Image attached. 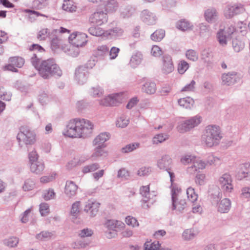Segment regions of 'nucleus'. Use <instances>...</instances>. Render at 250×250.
<instances>
[{
  "mask_svg": "<svg viewBox=\"0 0 250 250\" xmlns=\"http://www.w3.org/2000/svg\"><path fill=\"white\" fill-rule=\"evenodd\" d=\"M202 59L208 61L212 57V53L209 49H204L201 53Z\"/></svg>",
  "mask_w": 250,
  "mask_h": 250,
  "instance_id": "680f3d73",
  "label": "nucleus"
},
{
  "mask_svg": "<svg viewBox=\"0 0 250 250\" xmlns=\"http://www.w3.org/2000/svg\"><path fill=\"white\" fill-rule=\"evenodd\" d=\"M57 29L53 30L48 33V38L50 40L51 47L52 49H56L60 46V40L57 37Z\"/></svg>",
  "mask_w": 250,
  "mask_h": 250,
  "instance_id": "4be33fe9",
  "label": "nucleus"
},
{
  "mask_svg": "<svg viewBox=\"0 0 250 250\" xmlns=\"http://www.w3.org/2000/svg\"><path fill=\"white\" fill-rule=\"evenodd\" d=\"M129 119L123 116L119 118L116 121V125L119 127L124 128L129 124Z\"/></svg>",
  "mask_w": 250,
  "mask_h": 250,
  "instance_id": "a18cd8bd",
  "label": "nucleus"
},
{
  "mask_svg": "<svg viewBox=\"0 0 250 250\" xmlns=\"http://www.w3.org/2000/svg\"><path fill=\"white\" fill-rule=\"evenodd\" d=\"M93 126L89 120L75 119L68 123L62 134L70 138H85L92 133Z\"/></svg>",
  "mask_w": 250,
  "mask_h": 250,
  "instance_id": "f257e3e1",
  "label": "nucleus"
},
{
  "mask_svg": "<svg viewBox=\"0 0 250 250\" xmlns=\"http://www.w3.org/2000/svg\"><path fill=\"white\" fill-rule=\"evenodd\" d=\"M236 73L234 72L224 74L222 76L223 83L228 85L234 84L236 82Z\"/></svg>",
  "mask_w": 250,
  "mask_h": 250,
  "instance_id": "412c9836",
  "label": "nucleus"
},
{
  "mask_svg": "<svg viewBox=\"0 0 250 250\" xmlns=\"http://www.w3.org/2000/svg\"><path fill=\"white\" fill-rule=\"evenodd\" d=\"M218 41L220 45L223 46H226L227 44V40L230 39L228 35L225 33V30H220L217 34Z\"/></svg>",
  "mask_w": 250,
  "mask_h": 250,
  "instance_id": "c756f323",
  "label": "nucleus"
},
{
  "mask_svg": "<svg viewBox=\"0 0 250 250\" xmlns=\"http://www.w3.org/2000/svg\"><path fill=\"white\" fill-rule=\"evenodd\" d=\"M84 38H87V35L85 33H81L79 35L71 34L69 37V40L74 46L77 47H82L85 45L87 41L83 40L81 42H77L76 41Z\"/></svg>",
  "mask_w": 250,
  "mask_h": 250,
  "instance_id": "a211bd4d",
  "label": "nucleus"
},
{
  "mask_svg": "<svg viewBox=\"0 0 250 250\" xmlns=\"http://www.w3.org/2000/svg\"><path fill=\"white\" fill-rule=\"evenodd\" d=\"M88 32L95 36H101L104 33V31L98 26L91 27L88 29Z\"/></svg>",
  "mask_w": 250,
  "mask_h": 250,
  "instance_id": "a19ab883",
  "label": "nucleus"
},
{
  "mask_svg": "<svg viewBox=\"0 0 250 250\" xmlns=\"http://www.w3.org/2000/svg\"><path fill=\"white\" fill-rule=\"evenodd\" d=\"M35 186V182L31 179H28L25 180L24 185L22 188L24 190L29 191L33 189Z\"/></svg>",
  "mask_w": 250,
  "mask_h": 250,
  "instance_id": "09e8293b",
  "label": "nucleus"
},
{
  "mask_svg": "<svg viewBox=\"0 0 250 250\" xmlns=\"http://www.w3.org/2000/svg\"><path fill=\"white\" fill-rule=\"evenodd\" d=\"M17 139L21 146L23 144L32 145L36 141V134L28 126H21L17 136Z\"/></svg>",
  "mask_w": 250,
  "mask_h": 250,
  "instance_id": "20e7f679",
  "label": "nucleus"
},
{
  "mask_svg": "<svg viewBox=\"0 0 250 250\" xmlns=\"http://www.w3.org/2000/svg\"><path fill=\"white\" fill-rule=\"evenodd\" d=\"M206 21L208 22H213L217 18V12L214 8L207 9L204 14Z\"/></svg>",
  "mask_w": 250,
  "mask_h": 250,
  "instance_id": "cd10ccee",
  "label": "nucleus"
},
{
  "mask_svg": "<svg viewBox=\"0 0 250 250\" xmlns=\"http://www.w3.org/2000/svg\"><path fill=\"white\" fill-rule=\"evenodd\" d=\"M232 178L229 173L223 174L218 179V184L222 190L226 192H230L233 189Z\"/></svg>",
  "mask_w": 250,
  "mask_h": 250,
  "instance_id": "0eeeda50",
  "label": "nucleus"
},
{
  "mask_svg": "<svg viewBox=\"0 0 250 250\" xmlns=\"http://www.w3.org/2000/svg\"><path fill=\"white\" fill-rule=\"evenodd\" d=\"M40 75L44 79L60 78L62 71L53 59L42 61L39 68Z\"/></svg>",
  "mask_w": 250,
  "mask_h": 250,
  "instance_id": "f03ea898",
  "label": "nucleus"
},
{
  "mask_svg": "<svg viewBox=\"0 0 250 250\" xmlns=\"http://www.w3.org/2000/svg\"><path fill=\"white\" fill-rule=\"evenodd\" d=\"M53 234L48 231H42L36 235V238L40 240L45 241L50 239Z\"/></svg>",
  "mask_w": 250,
  "mask_h": 250,
  "instance_id": "4c0bfd02",
  "label": "nucleus"
},
{
  "mask_svg": "<svg viewBox=\"0 0 250 250\" xmlns=\"http://www.w3.org/2000/svg\"><path fill=\"white\" fill-rule=\"evenodd\" d=\"M49 100L48 95L45 91H41L39 95V101L42 105L46 104Z\"/></svg>",
  "mask_w": 250,
  "mask_h": 250,
  "instance_id": "3c124183",
  "label": "nucleus"
},
{
  "mask_svg": "<svg viewBox=\"0 0 250 250\" xmlns=\"http://www.w3.org/2000/svg\"><path fill=\"white\" fill-rule=\"evenodd\" d=\"M19 243V239L16 237H12L6 240V244L10 247H14L17 246Z\"/></svg>",
  "mask_w": 250,
  "mask_h": 250,
  "instance_id": "774afa93",
  "label": "nucleus"
},
{
  "mask_svg": "<svg viewBox=\"0 0 250 250\" xmlns=\"http://www.w3.org/2000/svg\"><path fill=\"white\" fill-rule=\"evenodd\" d=\"M195 82L192 80L188 84H186L184 87L182 88L181 92H191L193 91L195 89Z\"/></svg>",
  "mask_w": 250,
  "mask_h": 250,
  "instance_id": "052dcab7",
  "label": "nucleus"
},
{
  "mask_svg": "<svg viewBox=\"0 0 250 250\" xmlns=\"http://www.w3.org/2000/svg\"><path fill=\"white\" fill-rule=\"evenodd\" d=\"M49 206L47 203H42L40 205V212L42 216H46L49 213Z\"/></svg>",
  "mask_w": 250,
  "mask_h": 250,
  "instance_id": "e2e57ef3",
  "label": "nucleus"
},
{
  "mask_svg": "<svg viewBox=\"0 0 250 250\" xmlns=\"http://www.w3.org/2000/svg\"><path fill=\"white\" fill-rule=\"evenodd\" d=\"M123 101V94L116 93L110 95L104 99L100 100L99 103L104 106H117L121 103Z\"/></svg>",
  "mask_w": 250,
  "mask_h": 250,
  "instance_id": "6e6552de",
  "label": "nucleus"
},
{
  "mask_svg": "<svg viewBox=\"0 0 250 250\" xmlns=\"http://www.w3.org/2000/svg\"><path fill=\"white\" fill-rule=\"evenodd\" d=\"M110 138L109 133L103 132L98 135L93 141V144L95 146H100L105 147L104 143Z\"/></svg>",
  "mask_w": 250,
  "mask_h": 250,
  "instance_id": "b1692460",
  "label": "nucleus"
},
{
  "mask_svg": "<svg viewBox=\"0 0 250 250\" xmlns=\"http://www.w3.org/2000/svg\"><path fill=\"white\" fill-rule=\"evenodd\" d=\"M179 105L187 109L191 108L194 103L193 99L189 97L181 98L178 101Z\"/></svg>",
  "mask_w": 250,
  "mask_h": 250,
  "instance_id": "a878e982",
  "label": "nucleus"
},
{
  "mask_svg": "<svg viewBox=\"0 0 250 250\" xmlns=\"http://www.w3.org/2000/svg\"><path fill=\"white\" fill-rule=\"evenodd\" d=\"M122 30L119 28L115 27L108 30V35L112 38H116L122 35Z\"/></svg>",
  "mask_w": 250,
  "mask_h": 250,
  "instance_id": "5fc2aeb1",
  "label": "nucleus"
},
{
  "mask_svg": "<svg viewBox=\"0 0 250 250\" xmlns=\"http://www.w3.org/2000/svg\"><path fill=\"white\" fill-rule=\"evenodd\" d=\"M156 90V84L153 82H146L142 87V90L147 94H154Z\"/></svg>",
  "mask_w": 250,
  "mask_h": 250,
  "instance_id": "c85d7f7f",
  "label": "nucleus"
},
{
  "mask_svg": "<svg viewBox=\"0 0 250 250\" xmlns=\"http://www.w3.org/2000/svg\"><path fill=\"white\" fill-rule=\"evenodd\" d=\"M162 70L163 73L169 74L174 70V64L170 55L165 54L162 57Z\"/></svg>",
  "mask_w": 250,
  "mask_h": 250,
  "instance_id": "4468645a",
  "label": "nucleus"
},
{
  "mask_svg": "<svg viewBox=\"0 0 250 250\" xmlns=\"http://www.w3.org/2000/svg\"><path fill=\"white\" fill-rule=\"evenodd\" d=\"M176 26L181 31H187L192 29L193 25L189 21L182 19L177 22Z\"/></svg>",
  "mask_w": 250,
  "mask_h": 250,
  "instance_id": "bb28decb",
  "label": "nucleus"
},
{
  "mask_svg": "<svg viewBox=\"0 0 250 250\" xmlns=\"http://www.w3.org/2000/svg\"><path fill=\"white\" fill-rule=\"evenodd\" d=\"M92 91L91 92V94L93 97H100L103 94V90L102 88L99 86H97L96 87H93Z\"/></svg>",
  "mask_w": 250,
  "mask_h": 250,
  "instance_id": "338daca9",
  "label": "nucleus"
},
{
  "mask_svg": "<svg viewBox=\"0 0 250 250\" xmlns=\"http://www.w3.org/2000/svg\"><path fill=\"white\" fill-rule=\"evenodd\" d=\"M160 247V244L159 241H154L151 244H145V250H159Z\"/></svg>",
  "mask_w": 250,
  "mask_h": 250,
  "instance_id": "864d4df0",
  "label": "nucleus"
},
{
  "mask_svg": "<svg viewBox=\"0 0 250 250\" xmlns=\"http://www.w3.org/2000/svg\"><path fill=\"white\" fill-rule=\"evenodd\" d=\"M143 54L140 51L134 52L130 60L129 64L132 68H136L142 62Z\"/></svg>",
  "mask_w": 250,
  "mask_h": 250,
  "instance_id": "5701e85b",
  "label": "nucleus"
},
{
  "mask_svg": "<svg viewBox=\"0 0 250 250\" xmlns=\"http://www.w3.org/2000/svg\"><path fill=\"white\" fill-rule=\"evenodd\" d=\"M88 72L85 66H80L75 71V79L80 84H83L87 81Z\"/></svg>",
  "mask_w": 250,
  "mask_h": 250,
  "instance_id": "ddd939ff",
  "label": "nucleus"
},
{
  "mask_svg": "<svg viewBox=\"0 0 250 250\" xmlns=\"http://www.w3.org/2000/svg\"><path fill=\"white\" fill-rule=\"evenodd\" d=\"M44 168V165L42 161H36L32 162L30 164V170L31 171L37 174H41L42 173Z\"/></svg>",
  "mask_w": 250,
  "mask_h": 250,
  "instance_id": "393cba45",
  "label": "nucleus"
},
{
  "mask_svg": "<svg viewBox=\"0 0 250 250\" xmlns=\"http://www.w3.org/2000/svg\"><path fill=\"white\" fill-rule=\"evenodd\" d=\"M187 197L188 200L191 202H193L197 199V194H196L194 189L191 187L188 188L187 190Z\"/></svg>",
  "mask_w": 250,
  "mask_h": 250,
  "instance_id": "37998d69",
  "label": "nucleus"
},
{
  "mask_svg": "<svg viewBox=\"0 0 250 250\" xmlns=\"http://www.w3.org/2000/svg\"><path fill=\"white\" fill-rule=\"evenodd\" d=\"M186 57L189 60L193 62H196L198 59V53L193 49H189L186 51Z\"/></svg>",
  "mask_w": 250,
  "mask_h": 250,
  "instance_id": "ea45409f",
  "label": "nucleus"
},
{
  "mask_svg": "<svg viewBox=\"0 0 250 250\" xmlns=\"http://www.w3.org/2000/svg\"><path fill=\"white\" fill-rule=\"evenodd\" d=\"M9 62L16 67L21 68L24 63V60L21 57H14L10 58Z\"/></svg>",
  "mask_w": 250,
  "mask_h": 250,
  "instance_id": "f704fd0d",
  "label": "nucleus"
},
{
  "mask_svg": "<svg viewBox=\"0 0 250 250\" xmlns=\"http://www.w3.org/2000/svg\"><path fill=\"white\" fill-rule=\"evenodd\" d=\"M140 193L144 197L141 200L142 208L147 209L151 205L153 204L154 200H151L150 198V189L149 186H142L140 189Z\"/></svg>",
  "mask_w": 250,
  "mask_h": 250,
  "instance_id": "1a4fd4ad",
  "label": "nucleus"
},
{
  "mask_svg": "<svg viewBox=\"0 0 250 250\" xmlns=\"http://www.w3.org/2000/svg\"><path fill=\"white\" fill-rule=\"evenodd\" d=\"M245 10L243 5L241 3H236L233 5H228L225 11V16L230 19L234 15L243 13Z\"/></svg>",
  "mask_w": 250,
  "mask_h": 250,
  "instance_id": "9d476101",
  "label": "nucleus"
},
{
  "mask_svg": "<svg viewBox=\"0 0 250 250\" xmlns=\"http://www.w3.org/2000/svg\"><path fill=\"white\" fill-rule=\"evenodd\" d=\"M193 231L191 229H186L183 233L182 236L185 240H190L195 237Z\"/></svg>",
  "mask_w": 250,
  "mask_h": 250,
  "instance_id": "603ef678",
  "label": "nucleus"
},
{
  "mask_svg": "<svg viewBox=\"0 0 250 250\" xmlns=\"http://www.w3.org/2000/svg\"><path fill=\"white\" fill-rule=\"evenodd\" d=\"M31 62L36 69L39 71L40 67V59L37 57L36 54H34L31 58Z\"/></svg>",
  "mask_w": 250,
  "mask_h": 250,
  "instance_id": "69168bd1",
  "label": "nucleus"
},
{
  "mask_svg": "<svg viewBox=\"0 0 250 250\" xmlns=\"http://www.w3.org/2000/svg\"><path fill=\"white\" fill-rule=\"evenodd\" d=\"M232 47L236 52H239L242 51L245 46V43L237 39H235L232 42Z\"/></svg>",
  "mask_w": 250,
  "mask_h": 250,
  "instance_id": "473e14b6",
  "label": "nucleus"
},
{
  "mask_svg": "<svg viewBox=\"0 0 250 250\" xmlns=\"http://www.w3.org/2000/svg\"><path fill=\"white\" fill-rule=\"evenodd\" d=\"M63 10L68 12L76 11L77 7L73 5V2L70 0H65L62 5Z\"/></svg>",
  "mask_w": 250,
  "mask_h": 250,
  "instance_id": "2f4dec72",
  "label": "nucleus"
},
{
  "mask_svg": "<svg viewBox=\"0 0 250 250\" xmlns=\"http://www.w3.org/2000/svg\"><path fill=\"white\" fill-rule=\"evenodd\" d=\"M121 224L124 225V224L117 220H109L106 221L105 225L107 229L116 230V229Z\"/></svg>",
  "mask_w": 250,
  "mask_h": 250,
  "instance_id": "e433bc0d",
  "label": "nucleus"
},
{
  "mask_svg": "<svg viewBox=\"0 0 250 250\" xmlns=\"http://www.w3.org/2000/svg\"><path fill=\"white\" fill-rule=\"evenodd\" d=\"M89 242H85L83 240H77L72 244V247L73 249H82L84 248L89 244Z\"/></svg>",
  "mask_w": 250,
  "mask_h": 250,
  "instance_id": "de8ad7c7",
  "label": "nucleus"
},
{
  "mask_svg": "<svg viewBox=\"0 0 250 250\" xmlns=\"http://www.w3.org/2000/svg\"><path fill=\"white\" fill-rule=\"evenodd\" d=\"M189 68V64L185 61H181L178 64V71L181 74H184Z\"/></svg>",
  "mask_w": 250,
  "mask_h": 250,
  "instance_id": "c03bdc74",
  "label": "nucleus"
},
{
  "mask_svg": "<svg viewBox=\"0 0 250 250\" xmlns=\"http://www.w3.org/2000/svg\"><path fill=\"white\" fill-rule=\"evenodd\" d=\"M222 138L220 128L216 125H209L206 127L203 139L208 147H212L219 144Z\"/></svg>",
  "mask_w": 250,
  "mask_h": 250,
  "instance_id": "7ed1b4c3",
  "label": "nucleus"
},
{
  "mask_svg": "<svg viewBox=\"0 0 250 250\" xmlns=\"http://www.w3.org/2000/svg\"><path fill=\"white\" fill-rule=\"evenodd\" d=\"M141 19L144 22L148 25L155 24L157 20L155 15L148 10H144L142 12Z\"/></svg>",
  "mask_w": 250,
  "mask_h": 250,
  "instance_id": "f3484780",
  "label": "nucleus"
},
{
  "mask_svg": "<svg viewBox=\"0 0 250 250\" xmlns=\"http://www.w3.org/2000/svg\"><path fill=\"white\" fill-rule=\"evenodd\" d=\"M49 33V32H48V29H42L39 32L37 38L40 40H45L47 37L48 38Z\"/></svg>",
  "mask_w": 250,
  "mask_h": 250,
  "instance_id": "0e129e2a",
  "label": "nucleus"
},
{
  "mask_svg": "<svg viewBox=\"0 0 250 250\" xmlns=\"http://www.w3.org/2000/svg\"><path fill=\"white\" fill-rule=\"evenodd\" d=\"M89 21L97 26L101 25L107 21V14L103 11L94 12L90 16Z\"/></svg>",
  "mask_w": 250,
  "mask_h": 250,
  "instance_id": "f8f14e48",
  "label": "nucleus"
},
{
  "mask_svg": "<svg viewBox=\"0 0 250 250\" xmlns=\"http://www.w3.org/2000/svg\"><path fill=\"white\" fill-rule=\"evenodd\" d=\"M168 138L167 135L166 134H159L155 135L152 140L153 144H158L165 141Z\"/></svg>",
  "mask_w": 250,
  "mask_h": 250,
  "instance_id": "49530a36",
  "label": "nucleus"
},
{
  "mask_svg": "<svg viewBox=\"0 0 250 250\" xmlns=\"http://www.w3.org/2000/svg\"><path fill=\"white\" fill-rule=\"evenodd\" d=\"M100 204L93 200H89L85 203L83 210L91 217L95 216L99 209Z\"/></svg>",
  "mask_w": 250,
  "mask_h": 250,
  "instance_id": "9b49d317",
  "label": "nucleus"
},
{
  "mask_svg": "<svg viewBox=\"0 0 250 250\" xmlns=\"http://www.w3.org/2000/svg\"><path fill=\"white\" fill-rule=\"evenodd\" d=\"M100 167L98 163H94L89 165L84 166L83 168L82 171L84 173H87L90 172H93L98 169Z\"/></svg>",
  "mask_w": 250,
  "mask_h": 250,
  "instance_id": "79ce46f5",
  "label": "nucleus"
},
{
  "mask_svg": "<svg viewBox=\"0 0 250 250\" xmlns=\"http://www.w3.org/2000/svg\"><path fill=\"white\" fill-rule=\"evenodd\" d=\"M80 201H76L72 204L70 210V214L73 216V218H77L79 215L80 213Z\"/></svg>",
  "mask_w": 250,
  "mask_h": 250,
  "instance_id": "72a5a7b5",
  "label": "nucleus"
},
{
  "mask_svg": "<svg viewBox=\"0 0 250 250\" xmlns=\"http://www.w3.org/2000/svg\"><path fill=\"white\" fill-rule=\"evenodd\" d=\"M165 36V31L163 29L156 30L151 35V39L155 42L161 41Z\"/></svg>",
  "mask_w": 250,
  "mask_h": 250,
  "instance_id": "7c9ffc66",
  "label": "nucleus"
},
{
  "mask_svg": "<svg viewBox=\"0 0 250 250\" xmlns=\"http://www.w3.org/2000/svg\"><path fill=\"white\" fill-rule=\"evenodd\" d=\"M125 222L128 226H131L133 227H138L139 223L137 219L133 217L128 216L125 218Z\"/></svg>",
  "mask_w": 250,
  "mask_h": 250,
  "instance_id": "13d9d810",
  "label": "nucleus"
},
{
  "mask_svg": "<svg viewBox=\"0 0 250 250\" xmlns=\"http://www.w3.org/2000/svg\"><path fill=\"white\" fill-rule=\"evenodd\" d=\"M217 211L221 213H228L231 208V201L227 198L221 200L217 204Z\"/></svg>",
  "mask_w": 250,
  "mask_h": 250,
  "instance_id": "6ab92c4d",
  "label": "nucleus"
},
{
  "mask_svg": "<svg viewBox=\"0 0 250 250\" xmlns=\"http://www.w3.org/2000/svg\"><path fill=\"white\" fill-rule=\"evenodd\" d=\"M78 186L73 181H67L66 182L64 193L69 198H71L76 195Z\"/></svg>",
  "mask_w": 250,
  "mask_h": 250,
  "instance_id": "aec40b11",
  "label": "nucleus"
},
{
  "mask_svg": "<svg viewBox=\"0 0 250 250\" xmlns=\"http://www.w3.org/2000/svg\"><path fill=\"white\" fill-rule=\"evenodd\" d=\"M104 146H97L94 150V152L91 155V158L93 160H96L99 157L102 156L105 153V151L103 149Z\"/></svg>",
  "mask_w": 250,
  "mask_h": 250,
  "instance_id": "58836bf2",
  "label": "nucleus"
},
{
  "mask_svg": "<svg viewBox=\"0 0 250 250\" xmlns=\"http://www.w3.org/2000/svg\"><path fill=\"white\" fill-rule=\"evenodd\" d=\"M117 7V2L115 0H108L105 4V8L109 11L114 10Z\"/></svg>",
  "mask_w": 250,
  "mask_h": 250,
  "instance_id": "6e6d98bb",
  "label": "nucleus"
},
{
  "mask_svg": "<svg viewBox=\"0 0 250 250\" xmlns=\"http://www.w3.org/2000/svg\"><path fill=\"white\" fill-rule=\"evenodd\" d=\"M172 160L168 155H163L157 162V166L161 169L168 170L171 169Z\"/></svg>",
  "mask_w": 250,
  "mask_h": 250,
  "instance_id": "dca6fc26",
  "label": "nucleus"
},
{
  "mask_svg": "<svg viewBox=\"0 0 250 250\" xmlns=\"http://www.w3.org/2000/svg\"><path fill=\"white\" fill-rule=\"evenodd\" d=\"M201 119L200 116H195L184 121L180 122L177 126V130L180 133L188 131L198 125L201 122Z\"/></svg>",
  "mask_w": 250,
  "mask_h": 250,
  "instance_id": "39448f33",
  "label": "nucleus"
},
{
  "mask_svg": "<svg viewBox=\"0 0 250 250\" xmlns=\"http://www.w3.org/2000/svg\"><path fill=\"white\" fill-rule=\"evenodd\" d=\"M55 196V193L53 189H49L48 190L45 191L43 194V197L46 201L54 198Z\"/></svg>",
  "mask_w": 250,
  "mask_h": 250,
  "instance_id": "bf43d9fd",
  "label": "nucleus"
},
{
  "mask_svg": "<svg viewBox=\"0 0 250 250\" xmlns=\"http://www.w3.org/2000/svg\"><path fill=\"white\" fill-rule=\"evenodd\" d=\"M237 177L240 180L245 178L250 179V163H246L239 166Z\"/></svg>",
  "mask_w": 250,
  "mask_h": 250,
  "instance_id": "2eb2a0df",
  "label": "nucleus"
},
{
  "mask_svg": "<svg viewBox=\"0 0 250 250\" xmlns=\"http://www.w3.org/2000/svg\"><path fill=\"white\" fill-rule=\"evenodd\" d=\"M222 193L219 188H217L216 191L210 194V200L212 204H217L222 198Z\"/></svg>",
  "mask_w": 250,
  "mask_h": 250,
  "instance_id": "c9c22d12",
  "label": "nucleus"
},
{
  "mask_svg": "<svg viewBox=\"0 0 250 250\" xmlns=\"http://www.w3.org/2000/svg\"><path fill=\"white\" fill-rule=\"evenodd\" d=\"M47 0H34L33 2V5L37 9H42L47 5Z\"/></svg>",
  "mask_w": 250,
  "mask_h": 250,
  "instance_id": "4d7b16f0",
  "label": "nucleus"
},
{
  "mask_svg": "<svg viewBox=\"0 0 250 250\" xmlns=\"http://www.w3.org/2000/svg\"><path fill=\"white\" fill-rule=\"evenodd\" d=\"M139 144L138 143L130 144L126 145L122 149L123 153H126L132 151L139 146Z\"/></svg>",
  "mask_w": 250,
  "mask_h": 250,
  "instance_id": "8fccbe9b",
  "label": "nucleus"
},
{
  "mask_svg": "<svg viewBox=\"0 0 250 250\" xmlns=\"http://www.w3.org/2000/svg\"><path fill=\"white\" fill-rule=\"evenodd\" d=\"M178 188H173L171 189V201L172 205L171 209L172 210H175L176 214L183 212L187 207V203L185 199H178Z\"/></svg>",
  "mask_w": 250,
  "mask_h": 250,
  "instance_id": "423d86ee",
  "label": "nucleus"
}]
</instances>
